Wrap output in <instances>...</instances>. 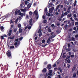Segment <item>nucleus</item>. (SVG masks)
Wrapping results in <instances>:
<instances>
[{
  "label": "nucleus",
  "instance_id": "nucleus-11",
  "mask_svg": "<svg viewBox=\"0 0 78 78\" xmlns=\"http://www.w3.org/2000/svg\"><path fill=\"white\" fill-rule=\"evenodd\" d=\"M58 70H60V72L61 73H62V70L61 69V67H59L58 68Z\"/></svg>",
  "mask_w": 78,
  "mask_h": 78
},
{
  "label": "nucleus",
  "instance_id": "nucleus-45",
  "mask_svg": "<svg viewBox=\"0 0 78 78\" xmlns=\"http://www.w3.org/2000/svg\"><path fill=\"white\" fill-rule=\"evenodd\" d=\"M39 46H42V43H40L39 44Z\"/></svg>",
  "mask_w": 78,
  "mask_h": 78
},
{
  "label": "nucleus",
  "instance_id": "nucleus-42",
  "mask_svg": "<svg viewBox=\"0 0 78 78\" xmlns=\"http://www.w3.org/2000/svg\"><path fill=\"white\" fill-rule=\"evenodd\" d=\"M67 62H68V63H70V60L69 59H68V60H67Z\"/></svg>",
  "mask_w": 78,
  "mask_h": 78
},
{
  "label": "nucleus",
  "instance_id": "nucleus-64",
  "mask_svg": "<svg viewBox=\"0 0 78 78\" xmlns=\"http://www.w3.org/2000/svg\"><path fill=\"white\" fill-rule=\"evenodd\" d=\"M56 15H59V13L57 12H56L55 13Z\"/></svg>",
  "mask_w": 78,
  "mask_h": 78
},
{
  "label": "nucleus",
  "instance_id": "nucleus-20",
  "mask_svg": "<svg viewBox=\"0 0 78 78\" xmlns=\"http://www.w3.org/2000/svg\"><path fill=\"white\" fill-rule=\"evenodd\" d=\"M19 32L20 33L22 32V29L21 28H20L19 29Z\"/></svg>",
  "mask_w": 78,
  "mask_h": 78
},
{
  "label": "nucleus",
  "instance_id": "nucleus-19",
  "mask_svg": "<svg viewBox=\"0 0 78 78\" xmlns=\"http://www.w3.org/2000/svg\"><path fill=\"white\" fill-rule=\"evenodd\" d=\"M48 30L49 33H51V29H50V27L48 28Z\"/></svg>",
  "mask_w": 78,
  "mask_h": 78
},
{
  "label": "nucleus",
  "instance_id": "nucleus-59",
  "mask_svg": "<svg viewBox=\"0 0 78 78\" xmlns=\"http://www.w3.org/2000/svg\"><path fill=\"white\" fill-rule=\"evenodd\" d=\"M75 37H76V38H78V34H76L75 36Z\"/></svg>",
  "mask_w": 78,
  "mask_h": 78
},
{
  "label": "nucleus",
  "instance_id": "nucleus-27",
  "mask_svg": "<svg viewBox=\"0 0 78 78\" xmlns=\"http://www.w3.org/2000/svg\"><path fill=\"white\" fill-rule=\"evenodd\" d=\"M21 24H19L18 25V28H21Z\"/></svg>",
  "mask_w": 78,
  "mask_h": 78
},
{
  "label": "nucleus",
  "instance_id": "nucleus-1",
  "mask_svg": "<svg viewBox=\"0 0 78 78\" xmlns=\"http://www.w3.org/2000/svg\"><path fill=\"white\" fill-rule=\"evenodd\" d=\"M7 55L8 56V58H9L10 59L12 58V56H11V54L10 52L8 51Z\"/></svg>",
  "mask_w": 78,
  "mask_h": 78
},
{
  "label": "nucleus",
  "instance_id": "nucleus-24",
  "mask_svg": "<svg viewBox=\"0 0 78 78\" xmlns=\"http://www.w3.org/2000/svg\"><path fill=\"white\" fill-rule=\"evenodd\" d=\"M67 14H68V12H65L64 13L65 16H67Z\"/></svg>",
  "mask_w": 78,
  "mask_h": 78
},
{
  "label": "nucleus",
  "instance_id": "nucleus-43",
  "mask_svg": "<svg viewBox=\"0 0 78 78\" xmlns=\"http://www.w3.org/2000/svg\"><path fill=\"white\" fill-rule=\"evenodd\" d=\"M73 31V29L72 28L70 29L69 30V32L70 31Z\"/></svg>",
  "mask_w": 78,
  "mask_h": 78
},
{
  "label": "nucleus",
  "instance_id": "nucleus-44",
  "mask_svg": "<svg viewBox=\"0 0 78 78\" xmlns=\"http://www.w3.org/2000/svg\"><path fill=\"white\" fill-rule=\"evenodd\" d=\"M25 5H27L28 4V1H25L24 2Z\"/></svg>",
  "mask_w": 78,
  "mask_h": 78
},
{
  "label": "nucleus",
  "instance_id": "nucleus-30",
  "mask_svg": "<svg viewBox=\"0 0 78 78\" xmlns=\"http://www.w3.org/2000/svg\"><path fill=\"white\" fill-rule=\"evenodd\" d=\"M1 39L2 40L4 39V37L3 36H1Z\"/></svg>",
  "mask_w": 78,
  "mask_h": 78
},
{
  "label": "nucleus",
  "instance_id": "nucleus-49",
  "mask_svg": "<svg viewBox=\"0 0 78 78\" xmlns=\"http://www.w3.org/2000/svg\"><path fill=\"white\" fill-rule=\"evenodd\" d=\"M75 25H78V22H76L75 23Z\"/></svg>",
  "mask_w": 78,
  "mask_h": 78
},
{
  "label": "nucleus",
  "instance_id": "nucleus-33",
  "mask_svg": "<svg viewBox=\"0 0 78 78\" xmlns=\"http://www.w3.org/2000/svg\"><path fill=\"white\" fill-rule=\"evenodd\" d=\"M73 77H76V73H74L73 75Z\"/></svg>",
  "mask_w": 78,
  "mask_h": 78
},
{
  "label": "nucleus",
  "instance_id": "nucleus-3",
  "mask_svg": "<svg viewBox=\"0 0 78 78\" xmlns=\"http://www.w3.org/2000/svg\"><path fill=\"white\" fill-rule=\"evenodd\" d=\"M20 41H19L18 43L17 42H16L14 44V45H15V48H17V47H18L19 45H20Z\"/></svg>",
  "mask_w": 78,
  "mask_h": 78
},
{
  "label": "nucleus",
  "instance_id": "nucleus-26",
  "mask_svg": "<svg viewBox=\"0 0 78 78\" xmlns=\"http://www.w3.org/2000/svg\"><path fill=\"white\" fill-rule=\"evenodd\" d=\"M14 48V46H10V49H13Z\"/></svg>",
  "mask_w": 78,
  "mask_h": 78
},
{
  "label": "nucleus",
  "instance_id": "nucleus-60",
  "mask_svg": "<svg viewBox=\"0 0 78 78\" xmlns=\"http://www.w3.org/2000/svg\"><path fill=\"white\" fill-rule=\"evenodd\" d=\"M67 45L68 47H71L70 44H68Z\"/></svg>",
  "mask_w": 78,
  "mask_h": 78
},
{
  "label": "nucleus",
  "instance_id": "nucleus-58",
  "mask_svg": "<svg viewBox=\"0 0 78 78\" xmlns=\"http://www.w3.org/2000/svg\"><path fill=\"white\" fill-rule=\"evenodd\" d=\"M53 37H52V36L49 37V39H53Z\"/></svg>",
  "mask_w": 78,
  "mask_h": 78
},
{
  "label": "nucleus",
  "instance_id": "nucleus-25",
  "mask_svg": "<svg viewBox=\"0 0 78 78\" xmlns=\"http://www.w3.org/2000/svg\"><path fill=\"white\" fill-rule=\"evenodd\" d=\"M77 2V1H76V0H75L74 2V7H75L76 6V3Z\"/></svg>",
  "mask_w": 78,
  "mask_h": 78
},
{
  "label": "nucleus",
  "instance_id": "nucleus-46",
  "mask_svg": "<svg viewBox=\"0 0 78 78\" xmlns=\"http://www.w3.org/2000/svg\"><path fill=\"white\" fill-rule=\"evenodd\" d=\"M29 14H30V15L31 16V15H32V14H33V12H32L31 11L30 12H29Z\"/></svg>",
  "mask_w": 78,
  "mask_h": 78
},
{
  "label": "nucleus",
  "instance_id": "nucleus-5",
  "mask_svg": "<svg viewBox=\"0 0 78 78\" xmlns=\"http://www.w3.org/2000/svg\"><path fill=\"white\" fill-rule=\"evenodd\" d=\"M51 64H48L47 65V69H48L49 70H50L51 69Z\"/></svg>",
  "mask_w": 78,
  "mask_h": 78
},
{
  "label": "nucleus",
  "instance_id": "nucleus-47",
  "mask_svg": "<svg viewBox=\"0 0 78 78\" xmlns=\"http://www.w3.org/2000/svg\"><path fill=\"white\" fill-rule=\"evenodd\" d=\"M27 12V9H24V11H23V12Z\"/></svg>",
  "mask_w": 78,
  "mask_h": 78
},
{
  "label": "nucleus",
  "instance_id": "nucleus-4",
  "mask_svg": "<svg viewBox=\"0 0 78 78\" xmlns=\"http://www.w3.org/2000/svg\"><path fill=\"white\" fill-rule=\"evenodd\" d=\"M60 6V8H62L63 7H64V5H59L58 6H57L56 9H55V11H56L58 9H59V7Z\"/></svg>",
  "mask_w": 78,
  "mask_h": 78
},
{
  "label": "nucleus",
  "instance_id": "nucleus-62",
  "mask_svg": "<svg viewBox=\"0 0 78 78\" xmlns=\"http://www.w3.org/2000/svg\"><path fill=\"white\" fill-rule=\"evenodd\" d=\"M51 36L53 38H54V37H55L56 36V35H52Z\"/></svg>",
  "mask_w": 78,
  "mask_h": 78
},
{
  "label": "nucleus",
  "instance_id": "nucleus-9",
  "mask_svg": "<svg viewBox=\"0 0 78 78\" xmlns=\"http://www.w3.org/2000/svg\"><path fill=\"white\" fill-rule=\"evenodd\" d=\"M12 33V30H10L8 33V36H10Z\"/></svg>",
  "mask_w": 78,
  "mask_h": 78
},
{
  "label": "nucleus",
  "instance_id": "nucleus-63",
  "mask_svg": "<svg viewBox=\"0 0 78 78\" xmlns=\"http://www.w3.org/2000/svg\"><path fill=\"white\" fill-rule=\"evenodd\" d=\"M42 18L43 19H45V17L44 15L43 16Z\"/></svg>",
  "mask_w": 78,
  "mask_h": 78
},
{
  "label": "nucleus",
  "instance_id": "nucleus-31",
  "mask_svg": "<svg viewBox=\"0 0 78 78\" xmlns=\"http://www.w3.org/2000/svg\"><path fill=\"white\" fill-rule=\"evenodd\" d=\"M43 22L44 23H47V20H44L43 21Z\"/></svg>",
  "mask_w": 78,
  "mask_h": 78
},
{
  "label": "nucleus",
  "instance_id": "nucleus-38",
  "mask_svg": "<svg viewBox=\"0 0 78 78\" xmlns=\"http://www.w3.org/2000/svg\"><path fill=\"white\" fill-rule=\"evenodd\" d=\"M42 43H45V40L43 39L42 41Z\"/></svg>",
  "mask_w": 78,
  "mask_h": 78
},
{
  "label": "nucleus",
  "instance_id": "nucleus-23",
  "mask_svg": "<svg viewBox=\"0 0 78 78\" xmlns=\"http://www.w3.org/2000/svg\"><path fill=\"white\" fill-rule=\"evenodd\" d=\"M59 62H60V61H59V59H58L56 62V64H59Z\"/></svg>",
  "mask_w": 78,
  "mask_h": 78
},
{
  "label": "nucleus",
  "instance_id": "nucleus-35",
  "mask_svg": "<svg viewBox=\"0 0 78 78\" xmlns=\"http://www.w3.org/2000/svg\"><path fill=\"white\" fill-rule=\"evenodd\" d=\"M50 39L48 38L47 41V43H49L50 42Z\"/></svg>",
  "mask_w": 78,
  "mask_h": 78
},
{
  "label": "nucleus",
  "instance_id": "nucleus-37",
  "mask_svg": "<svg viewBox=\"0 0 78 78\" xmlns=\"http://www.w3.org/2000/svg\"><path fill=\"white\" fill-rule=\"evenodd\" d=\"M48 75L49 76H52L53 75V74L51 73H48Z\"/></svg>",
  "mask_w": 78,
  "mask_h": 78
},
{
  "label": "nucleus",
  "instance_id": "nucleus-2",
  "mask_svg": "<svg viewBox=\"0 0 78 78\" xmlns=\"http://www.w3.org/2000/svg\"><path fill=\"white\" fill-rule=\"evenodd\" d=\"M33 19L31 18L30 19L29 22V25H30L31 26H33Z\"/></svg>",
  "mask_w": 78,
  "mask_h": 78
},
{
  "label": "nucleus",
  "instance_id": "nucleus-17",
  "mask_svg": "<svg viewBox=\"0 0 78 78\" xmlns=\"http://www.w3.org/2000/svg\"><path fill=\"white\" fill-rule=\"evenodd\" d=\"M71 41H75V38L74 37H72L71 38Z\"/></svg>",
  "mask_w": 78,
  "mask_h": 78
},
{
  "label": "nucleus",
  "instance_id": "nucleus-29",
  "mask_svg": "<svg viewBox=\"0 0 78 78\" xmlns=\"http://www.w3.org/2000/svg\"><path fill=\"white\" fill-rule=\"evenodd\" d=\"M31 5L30 3L29 4L27 5V7H28V8H30V7H31Z\"/></svg>",
  "mask_w": 78,
  "mask_h": 78
},
{
  "label": "nucleus",
  "instance_id": "nucleus-39",
  "mask_svg": "<svg viewBox=\"0 0 78 78\" xmlns=\"http://www.w3.org/2000/svg\"><path fill=\"white\" fill-rule=\"evenodd\" d=\"M23 15H24V13H21V17H23Z\"/></svg>",
  "mask_w": 78,
  "mask_h": 78
},
{
  "label": "nucleus",
  "instance_id": "nucleus-54",
  "mask_svg": "<svg viewBox=\"0 0 78 78\" xmlns=\"http://www.w3.org/2000/svg\"><path fill=\"white\" fill-rule=\"evenodd\" d=\"M73 16L75 18H76V14H74Z\"/></svg>",
  "mask_w": 78,
  "mask_h": 78
},
{
  "label": "nucleus",
  "instance_id": "nucleus-48",
  "mask_svg": "<svg viewBox=\"0 0 78 78\" xmlns=\"http://www.w3.org/2000/svg\"><path fill=\"white\" fill-rule=\"evenodd\" d=\"M75 67H73L72 69V72H73V71H74V70H75Z\"/></svg>",
  "mask_w": 78,
  "mask_h": 78
},
{
  "label": "nucleus",
  "instance_id": "nucleus-52",
  "mask_svg": "<svg viewBox=\"0 0 78 78\" xmlns=\"http://www.w3.org/2000/svg\"><path fill=\"white\" fill-rule=\"evenodd\" d=\"M56 66V63H55L53 65V67H55Z\"/></svg>",
  "mask_w": 78,
  "mask_h": 78
},
{
  "label": "nucleus",
  "instance_id": "nucleus-8",
  "mask_svg": "<svg viewBox=\"0 0 78 78\" xmlns=\"http://www.w3.org/2000/svg\"><path fill=\"white\" fill-rule=\"evenodd\" d=\"M34 13V14H35V16H38V15H39V14H38V12H37V10H35Z\"/></svg>",
  "mask_w": 78,
  "mask_h": 78
},
{
  "label": "nucleus",
  "instance_id": "nucleus-61",
  "mask_svg": "<svg viewBox=\"0 0 78 78\" xmlns=\"http://www.w3.org/2000/svg\"><path fill=\"white\" fill-rule=\"evenodd\" d=\"M13 27H14V25H11V27L12 28H12H13Z\"/></svg>",
  "mask_w": 78,
  "mask_h": 78
},
{
  "label": "nucleus",
  "instance_id": "nucleus-57",
  "mask_svg": "<svg viewBox=\"0 0 78 78\" xmlns=\"http://www.w3.org/2000/svg\"><path fill=\"white\" fill-rule=\"evenodd\" d=\"M73 30H76V27H74L73 28Z\"/></svg>",
  "mask_w": 78,
  "mask_h": 78
},
{
  "label": "nucleus",
  "instance_id": "nucleus-13",
  "mask_svg": "<svg viewBox=\"0 0 78 78\" xmlns=\"http://www.w3.org/2000/svg\"><path fill=\"white\" fill-rule=\"evenodd\" d=\"M27 28H28V29L29 30H30V29H31V26H30L29 27H25V28L24 30H26V29H27Z\"/></svg>",
  "mask_w": 78,
  "mask_h": 78
},
{
  "label": "nucleus",
  "instance_id": "nucleus-50",
  "mask_svg": "<svg viewBox=\"0 0 78 78\" xmlns=\"http://www.w3.org/2000/svg\"><path fill=\"white\" fill-rule=\"evenodd\" d=\"M23 39V37H21L19 38V40L20 41H22V40Z\"/></svg>",
  "mask_w": 78,
  "mask_h": 78
},
{
  "label": "nucleus",
  "instance_id": "nucleus-14",
  "mask_svg": "<svg viewBox=\"0 0 78 78\" xmlns=\"http://www.w3.org/2000/svg\"><path fill=\"white\" fill-rule=\"evenodd\" d=\"M48 64V62L47 61L44 62V64H43V66H45Z\"/></svg>",
  "mask_w": 78,
  "mask_h": 78
},
{
  "label": "nucleus",
  "instance_id": "nucleus-41",
  "mask_svg": "<svg viewBox=\"0 0 78 78\" xmlns=\"http://www.w3.org/2000/svg\"><path fill=\"white\" fill-rule=\"evenodd\" d=\"M71 7H72L71 6H69L68 8V10H70V9H71Z\"/></svg>",
  "mask_w": 78,
  "mask_h": 78
},
{
  "label": "nucleus",
  "instance_id": "nucleus-40",
  "mask_svg": "<svg viewBox=\"0 0 78 78\" xmlns=\"http://www.w3.org/2000/svg\"><path fill=\"white\" fill-rule=\"evenodd\" d=\"M52 72H53V70H49V73H52Z\"/></svg>",
  "mask_w": 78,
  "mask_h": 78
},
{
  "label": "nucleus",
  "instance_id": "nucleus-36",
  "mask_svg": "<svg viewBox=\"0 0 78 78\" xmlns=\"http://www.w3.org/2000/svg\"><path fill=\"white\" fill-rule=\"evenodd\" d=\"M42 31V30H41V29H40L38 31V32L39 33H41Z\"/></svg>",
  "mask_w": 78,
  "mask_h": 78
},
{
  "label": "nucleus",
  "instance_id": "nucleus-18",
  "mask_svg": "<svg viewBox=\"0 0 78 78\" xmlns=\"http://www.w3.org/2000/svg\"><path fill=\"white\" fill-rule=\"evenodd\" d=\"M64 16H65V15H64V12H62L60 17L61 18H63V17H64Z\"/></svg>",
  "mask_w": 78,
  "mask_h": 78
},
{
  "label": "nucleus",
  "instance_id": "nucleus-53",
  "mask_svg": "<svg viewBox=\"0 0 78 78\" xmlns=\"http://www.w3.org/2000/svg\"><path fill=\"white\" fill-rule=\"evenodd\" d=\"M48 76V74H47V73H46L45 75V78H47V77Z\"/></svg>",
  "mask_w": 78,
  "mask_h": 78
},
{
  "label": "nucleus",
  "instance_id": "nucleus-7",
  "mask_svg": "<svg viewBox=\"0 0 78 78\" xmlns=\"http://www.w3.org/2000/svg\"><path fill=\"white\" fill-rule=\"evenodd\" d=\"M44 11L45 13L44 14V15H45V13H46V15L47 16V14H48V12H47V8H45Z\"/></svg>",
  "mask_w": 78,
  "mask_h": 78
},
{
  "label": "nucleus",
  "instance_id": "nucleus-12",
  "mask_svg": "<svg viewBox=\"0 0 78 78\" xmlns=\"http://www.w3.org/2000/svg\"><path fill=\"white\" fill-rule=\"evenodd\" d=\"M20 12V10H18V11L16 10L15 12V15H17V14H19Z\"/></svg>",
  "mask_w": 78,
  "mask_h": 78
},
{
  "label": "nucleus",
  "instance_id": "nucleus-15",
  "mask_svg": "<svg viewBox=\"0 0 78 78\" xmlns=\"http://www.w3.org/2000/svg\"><path fill=\"white\" fill-rule=\"evenodd\" d=\"M53 5V4H52V3L50 2L49 4V8H50V7H52Z\"/></svg>",
  "mask_w": 78,
  "mask_h": 78
},
{
  "label": "nucleus",
  "instance_id": "nucleus-51",
  "mask_svg": "<svg viewBox=\"0 0 78 78\" xmlns=\"http://www.w3.org/2000/svg\"><path fill=\"white\" fill-rule=\"evenodd\" d=\"M13 31L14 32H16V31H17V29L15 28L13 30Z\"/></svg>",
  "mask_w": 78,
  "mask_h": 78
},
{
  "label": "nucleus",
  "instance_id": "nucleus-22",
  "mask_svg": "<svg viewBox=\"0 0 78 78\" xmlns=\"http://www.w3.org/2000/svg\"><path fill=\"white\" fill-rule=\"evenodd\" d=\"M65 53H63V55L62 56V57L63 58H65L66 57V55H65Z\"/></svg>",
  "mask_w": 78,
  "mask_h": 78
},
{
  "label": "nucleus",
  "instance_id": "nucleus-55",
  "mask_svg": "<svg viewBox=\"0 0 78 78\" xmlns=\"http://www.w3.org/2000/svg\"><path fill=\"white\" fill-rule=\"evenodd\" d=\"M75 56V55H71L70 56L71 58H73Z\"/></svg>",
  "mask_w": 78,
  "mask_h": 78
},
{
  "label": "nucleus",
  "instance_id": "nucleus-10",
  "mask_svg": "<svg viewBox=\"0 0 78 78\" xmlns=\"http://www.w3.org/2000/svg\"><path fill=\"white\" fill-rule=\"evenodd\" d=\"M68 41H72V38H71V37L70 36L68 35Z\"/></svg>",
  "mask_w": 78,
  "mask_h": 78
},
{
  "label": "nucleus",
  "instance_id": "nucleus-6",
  "mask_svg": "<svg viewBox=\"0 0 78 78\" xmlns=\"http://www.w3.org/2000/svg\"><path fill=\"white\" fill-rule=\"evenodd\" d=\"M55 9L54 8V7H52V8H51L49 9V12L50 13H51V14L52 12H53V10Z\"/></svg>",
  "mask_w": 78,
  "mask_h": 78
},
{
  "label": "nucleus",
  "instance_id": "nucleus-28",
  "mask_svg": "<svg viewBox=\"0 0 78 78\" xmlns=\"http://www.w3.org/2000/svg\"><path fill=\"white\" fill-rule=\"evenodd\" d=\"M0 29H1V30H3V29H4V27H3V26H2L0 27Z\"/></svg>",
  "mask_w": 78,
  "mask_h": 78
},
{
  "label": "nucleus",
  "instance_id": "nucleus-16",
  "mask_svg": "<svg viewBox=\"0 0 78 78\" xmlns=\"http://www.w3.org/2000/svg\"><path fill=\"white\" fill-rule=\"evenodd\" d=\"M46 71H47V69H46V68H44L43 69V70H42V72H44V73H45V72H46Z\"/></svg>",
  "mask_w": 78,
  "mask_h": 78
},
{
  "label": "nucleus",
  "instance_id": "nucleus-34",
  "mask_svg": "<svg viewBox=\"0 0 78 78\" xmlns=\"http://www.w3.org/2000/svg\"><path fill=\"white\" fill-rule=\"evenodd\" d=\"M67 16H68L69 17H72V14H69L67 15Z\"/></svg>",
  "mask_w": 78,
  "mask_h": 78
},
{
  "label": "nucleus",
  "instance_id": "nucleus-56",
  "mask_svg": "<svg viewBox=\"0 0 78 78\" xmlns=\"http://www.w3.org/2000/svg\"><path fill=\"white\" fill-rule=\"evenodd\" d=\"M48 16H49V17L51 16V14L50 13H48L47 15Z\"/></svg>",
  "mask_w": 78,
  "mask_h": 78
},
{
  "label": "nucleus",
  "instance_id": "nucleus-21",
  "mask_svg": "<svg viewBox=\"0 0 78 78\" xmlns=\"http://www.w3.org/2000/svg\"><path fill=\"white\" fill-rule=\"evenodd\" d=\"M67 27H68V25L67 24H66L64 27V28L65 29V30H66V29H67Z\"/></svg>",
  "mask_w": 78,
  "mask_h": 78
},
{
  "label": "nucleus",
  "instance_id": "nucleus-32",
  "mask_svg": "<svg viewBox=\"0 0 78 78\" xmlns=\"http://www.w3.org/2000/svg\"><path fill=\"white\" fill-rule=\"evenodd\" d=\"M70 19L71 21H72L73 22H75V21L74 20H73V18L72 17H71L70 18Z\"/></svg>",
  "mask_w": 78,
  "mask_h": 78
}]
</instances>
